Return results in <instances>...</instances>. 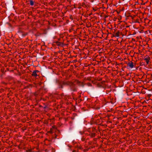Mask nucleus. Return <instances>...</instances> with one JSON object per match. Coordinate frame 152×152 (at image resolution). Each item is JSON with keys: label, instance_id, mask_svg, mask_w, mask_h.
<instances>
[{"label": "nucleus", "instance_id": "10", "mask_svg": "<svg viewBox=\"0 0 152 152\" xmlns=\"http://www.w3.org/2000/svg\"><path fill=\"white\" fill-rule=\"evenodd\" d=\"M35 71L36 73L37 72H39V71H38V70H35V71Z\"/></svg>", "mask_w": 152, "mask_h": 152}, {"label": "nucleus", "instance_id": "7", "mask_svg": "<svg viewBox=\"0 0 152 152\" xmlns=\"http://www.w3.org/2000/svg\"><path fill=\"white\" fill-rule=\"evenodd\" d=\"M30 4L31 5V6L33 5L34 4V3L32 0H30Z\"/></svg>", "mask_w": 152, "mask_h": 152}, {"label": "nucleus", "instance_id": "4", "mask_svg": "<svg viewBox=\"0 0 152 152\" xmlns=\"http://www.w3.org/2000/svg\"><path fill=\"white\" fill-rule=\"evenodd\" d=\"M32 75L35 77L37 76L38 75L36 72L34 71L33 72Z\"/></svg>", "mask_w": 152, "mask_h": 152}, {"label": "nucleus", "instance_id": "3", "mask_svg": "<svg viewBox=\"0 0 152 152\" xmlns=\"http://www.w3.org/2000/svg\"><path fill=\"white\" fill-rule=\"evenodd\" d=\"M127 67H129L131 69H132L134 67V64L133 62H129L127 64Z\"/></svg>", "mask_w": 152, "mask_h": 152}, {"label": "nucleus", "instance_id": "9", "mask_svg": "<svg viewBox=\"0 0 152 152\" xmlns=\"http://www.w3.org/2000/svg\"><path fill=\"white\" fill-rule=\"evenodd\" d=\"M87 85L88 86H91V84H90V83H88L87 84Z\"/></svg>", "mask_w": 152, "mask_h": 152}, {"label": "nucleus", "instance_id": "13", "mask_svg": "<svg viewBox=\"0 0 152 152\" xmlns=\"http://www.w3.org/2000/svg\"><path fill=\"white\" fill-rule=\"evenodd\" d=\"M73 152H75V151H73Z\"/></svg>", "mask_w": 152, "mask_h": 152}, {"label": "nucleus", "instance_id": "12", "mask_svg": "<svg viewBox=\"0 0 152 152\" xmlns=\"http://www.w3.org/2000/svg\"><path fill=\"white\" fill-rule=\"evenodd\" d=\"M120 34H121L122 35V33H120Z\"/></svg>", "mask_w": 152, "mask_h": 152}, {"label": "nucleus", "instance_id": "1", "mask_svg": "<svg viewBox=\"0 0 152 152\" xmlns=\"http://www.w3.org/2000/svg\"><path fill=\"white\" fill-rule=\"evenodd\" d=\"M56 83L58 86V88L60 89L63 88V85H66L69 86L70 90L71 91L74 92L77 91V89L75 86V84L73 82L67 81L66 82H64L57 80Z\"/></svg>", "mask_w": 152, "mask_h": 152}, {"label": "nucleus", "instance_id": "14", "mask_svg": "<svg viewBox=\"0 0 152 152\" xmlns=\"http://www.w3.org/2000/svg\"><path fill=\"white\" fill-rule=\"evenodd\" d=\"M127 69H129L128 67H127Z\"/></svg>", "mask_w": 152, "mask_h": 152}, {"label": "nucleus", "instance_id": "8", "mask_svg": "<svg viewBox=\"0 0 152 152\" xmlns=\"http://www.w3.org/2000/svg\"><path fill=\"white\" fill-rule=\"evenodd\" d=\"M26 35V34H21V37L23 38V37H24Z\"/></svg>", "mask_w": 152, "mask_h": 152}, {"label": "nucleus", "instance_id": "2", "mask_svg": "<svg viewBox=\"0 0 152 152\" xmlns=\"http://www.w3.org/2000/svg\"><path fill=\"white\" fill-rule=\"evenodd\" d=\"M75 82L79 86H81L83 88H84L85 84H84L83 82H81L77 80H76Z\"/></svg>", "mask_w": 152, "mask_h": 152}, {"label": "nucleus", "instance_id": "11", "mask_svg": "<svg viewBox=\"0 0 152 152\" xmlns=\"http://www.w3.org/2000/svg\"><path fill=\"white\" fill-rule=\"evenodd\" d=\"M104 81H103L102 82V83L103 84V83H104Z\"/></svg>", "mask_w": 152, "mask_h": 152}, {"label": "nucleus", "instance_id": "5", "mask_svg": "<svg viewBox=\"0 0 152 152\" xmlns=\"http://www.w3.org/2000/svg\"><path fill=\"white\" fill-rule=\"evenodd\" d=\"M119 32H118L117 33H116L115 34V35L113 36V37H119Z\"/></svg>", "mask_w": 152, "mask_h": 152}, {"label": "nucleus", "instance_id": "6", "mask_svg": "<svg viewBox=\"0 0 152 152\" xmlns=\"http://www.w3.org/2000/svg\"><path fill=\"white\" fill-rule=\"evenodd\" d=\"M149 58H146L145 59V60L146 61L147 64H148L149 62Z\"/></svg>", "mask_w": 152, "mask_h": 152}]
</instances>
